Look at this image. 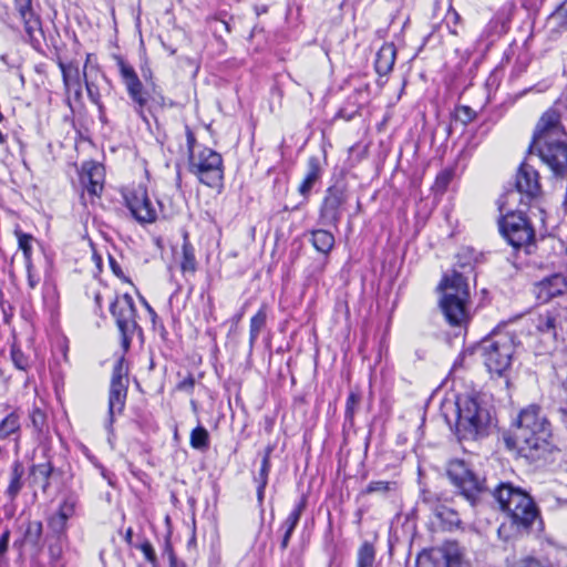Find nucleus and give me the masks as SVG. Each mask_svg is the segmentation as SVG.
Wrapping results in <instances>:
<instances>
[{"label": "nucleus", "instance_id": "obj_28", "mask_svg": "<svg viewBox=\"0 0 567 567\" xmlns=\"http://www.w3.org/2000/svg\"><path fill=\"white\" fill-rule=\"evenodd\" d=\"M398 489L396 482L391 481H373L365 488L367 494L378 493L380 495H389Z\"/></svg>", "mask_w": 567, "mask_h": 567}, {"label": "nucleus", "instance_id": "obj_23", "mask_svg": "<svg viewBox=\"0 0 567 567\" xmlns=\"http://www.w3.org/2000/svg\"><path fill=\"white\" fill-rule=\"evenodd\" d=\"M181 269L184 274H194L197 269L195 249L189 243L187 235L184 236V243L182 246Z\"/></svg>", "mask_w": 567, "mask_h": 567}, {"label": "nucleus", "instance_id": "obj_45", "mask_svg": "<svg viewBox=\"0 0 567 567\" xmlns=\"http://www.w3.org/2000/svg\"><path fill=\"white\" fill-rule=\"evenodd\" d=\"M341 204V195L334 188L328 189V196L324 199V205L336 208Z\"/></svg>", "mask_w": 567, "mask_h": 567}, {"label": "nucleus", "instance_id": "obj_46", "mask_svg": "<svg viewBox=\"0 0 567 567\" xmlns=\"http://www.w3.org/2000/svg\"><path fill=\"white\" fill-rule=\"evenodd\" d=\"M334 245V238L332 234L326 230H321V252H328Z\"/></svg>", "mask_w": 567, "mask_h": 567}, {"label": "nucleus", "instance_id": "obj_42", "mask_svg": "<svg viewBox=\"0 0 567 567\" xmlns=\"http://www.w3.org/2000/svg\"><path fill=\"white\" fill-rule=\"evenodd\" d=\"M18 11L20 13V17H21L23 23L38 18V17H35V14L32 11L31 3H29L28 1L27 2L24 1L23 3H21V7L18 8Z\"/></svg>", "mask_w": 567, "mask_h": 567}, {"label": "nucleus", "instance_id": "obj_39", "mask_svg": "<svg viewBox=\"0 0 567 567\" xmlns=\"http://www.w3.org/2000/svg\"><path fill=\"white\" fill-rule=\"evenodd\" d=\"M453 178V171L444 169L437 174L435 179V187L439 190H445Z\"/></svg>", "mask_w": 567, "mask_h": 567}, {"label": "nucleus", "instance_id": "obj_19", "mask_svg": "<svg viewBox=\"0 0 567 567\" xmlns=\"http://www.w3.org/2000/svg\"><path fill=\"white\" fill-rule=\"evenodd\" d=\"M111 313L117 319H134L136 310L133 298L128 295L117 296L110 307Z\"/></svg>", "mask_w": 567, "mask_h": 567}, {"label": "nucleus", "instance_id": "obj_26", "mask_svg": "<svg viewBox=\"0 0 567 567\" xmlns=\"http://www.w3.org/2000/svg\"><path fill=\"white\" fill-rule=\"evenodd\" d=\"M375 549L372 544L364 542L359 550L357 558V567H374Z\"/></svg>", "mask_w": 567, "mask_h": 567}, {"label": "nucleus", "instance_id": "obj_9", "mask_svg": "<svg viewBox=\"0 0 567 567\" xmlns=\"http://www.w3.org/2000/svg\"><path fill=\"white\" fill-rule=\"evenodd\" d=\"M115 60L120 75L126 87L127 94L133 102L136 114L144 122H147V117L144 111L147 103V97L142 81L140 80L134 68L131 64H128L123 58L115 56Z\"/></svg>", "mask_w": 567, "mask_h": 567}, {"label": "nucleus", "instance_id": "obj_21", "mask_svg": "<svg viewBox=\"0 0 567 567\" xmlns=\"http://www.w3.org/2000/svg\"><path fill=\"white\" fill-rule=\"evenodd\" d=\"M81 181L91 195H99L103 188L102 168L97 165H91V167L85 169L82 174Z\"/></svg>", "mask_w": 567, "mask_h": 567}, {"label": "nucleus", "instance_id": "obj_62", "mask_svg": "<svg viewBox=\"0 0 567 567\" xmlns=\"http://www.w3.org/2000/svg\"><path fill=\"white\" fill-rule=\"evenodd\" d=\"M460 267L463 268V269H465V268H468L470 270L473 269V267L468 262H460Z\"/></svg>", "mask_w": 567, "mask_h": 567}, {"label": "nucleus", "instance_id": "obj_11", "mask_svg": "<svg viewBox=\"0 0 567 567\" xmlns=\"http://www.w3.org/2000/svg\"><path fill=\"white\" fill-rule=\"evenodd\" d=\"M462 553L456 543H445L441 547L424 550L416 558V567H456Z\"/></svg>", "mask_w": 567, "mask_h": 567}, {"label": "nucleus", "instance_id": "obj_20", "mask_svg": "<svg viewBox=\"0 0 567 567\" xmlns=\"http://www.w3.org/2000/svg\"><path fill=\"white\" fill-rule=\"evenodd\" d=\"M24 467L21 462L16 461L12 464L10 480L6 489V495L10 501H14L23 487Z\"/></svg>", "mask_w": 567, "mask_h": 567}, {"label": "nucleus", "instance_id": "obj_55", "mask_svg": "<svg viewBox=\"0 0 567 567\" xmlns=\"http://www.w3.org/2000/svg\"><path fill=\"white\" fill-rule=\"evenodd\" d=\"M555 328L554 321H545L542 326L538 327L540 331H549Z\"/></svg>", "mask_w": 567, "mask_h": 567}, {"label": "nucleus", "instance_id": "obj_33", "mask_svg": "<svg viewBox=\"0 0 567 567\" xmlns=\"http://www.w3.org/2000/svg\"><path fill=\"white\" fill-rule=\"evenodd\" d=\"M310 165H311V171L306 176V178L303 179V182L301 183V185L299 187V192L302 195H307L309 193L310 188L312 187V185L316 183V181L318 178V167L316 165L315 158L310 161Z\"/></svg>", "mask_w": 567, "mask_h": 567}, {"label": "nucleus", "instance_id": "obj_17", "mask_svg": "<svg viewBox=\"0 0 567 567\" xmlns=\"http://www.w3.org/2000/svg\"><path fill=\"white\" fill-rule=\"evenodd\" d=\"M396 59V48L393 43H384L377 52L374 68L380 76L388 75L394 65Z\"/></svg>", "mask_w": 567, "mask_h": 567}, {"label": "nucleus", "instance_id": "obj_36", "mask_svg": "<svg viewBox=\"0 0 567 567\" xmlns=\"http://www.w3.org/2000/svg\"><path fill=\"white\" fill-rule=\"evenodd\" d=\"M303 507H305V499L302 498L300 501V503L297 505V507L290 513V515L286 519V522L284 524V527L286 528V530H289V532L293 530V528L296 527V525L300 518V514H301Z\"/></svg>", "mask_w": 567, "mask_h": 567}, {"label": "nucleus", "instance_id": "obj_53", "mask_svg": "<svg viewBox=\"0 0 567 567\" xmlns=\"http://www.w3.org/2000/svg\"><path fill=\"white\" fill-rule=\"evenodd\" d=\"M194 386V379L192 377L186 378L178 384L181 390H189Z\"/></svg>", "mask_w": 567, "mask_h": 567}, {"label": "nucleus", "instance_id": "obj_10", "mask_svg": "<svg viewBox=\"0 0 567 567\" xmlns=\"http://www.w3.org/2000/svg\"><path fill=\"white\" fill-rule=\"evenodd\" d=\"M484 361L489 373L502 377L511 367L513 346L508 338L486 340Z\"/></svg>", "mask_w": 567, "mask_h": 567}, {"label": "nucleus", "instance_id": "obj_64", "mask_svg": "<svg viewBox=\"0 0 567 567\" xmlns=\"http://www.w3.org/2000/svg\"><path fill=\"white\" fill-rule=\"evenodd\" d=\"M462 322H463V321H458V320L450 321V323H451L452 326H457V327H460Z\"/></svg>", "mask_w": 567, "mask_h": 567}, {"label": "nucleus", "instance_id": "obj_52", "mask_svg": "<svg viewBox=\"0 0 567 567\" xmlns=\"http://www.w3.org/2000/svg\"><path fill=\"white\" fill-rule=\"evenodd\" d=\"M186 138H187V146H188L189 155H190L192 152H195L194 147H195L196 138L189 127H186Z\"/></svg>", "mask_w": 567, "mask_h": 567}, {"label": "nucleus", "instance_id": "obj_8", "mask_svg": "<svg viewBox=\"0 0 567 567\" xmlns=\"http://www.w3.org/2000/svg\"><path fill=\"white\" fill-rule=\"evenodd\" d=\"M447 476L451 482L460 489L461 495L475 506L484 492V483L464 461L454 460L449 463Z\"/></svg>", "mask_w": 567, "mask_h": 567}, {"label": "nucleus", "instance_id": "obj_51", "mask_svg": "<svg viewBox=\"0 0 567 567\" xmlns=\"http://www.w3.org/2000/svg\"><path fill=\"white\" fill-rule=\"evenodd\" d=\"M9 537H10V530L6 529L0 538V556L4 555L8 550V544H9Z\"/></svg>", "mask_w": 567, "mask_h": 567}, {"label": "nucleus", "instance_id": "obj_44", "mask_svg": "<svg viewBox=\"0 0 567 567\" xmlns=\"http://www.w3.org/2000/svg\"><path fill=\"white\" fill-rule=\"evenodd\" d=\"M554 17L559 21L560 28L567 29V0L556 9Z\"/></svg>", "mask_w": 567, "mask_h": 567}, {"label": "nucleus", "instance_id": "obj_47", "mask_svg": "<svg viewBox=\"0 0 567 567\" xmlns=\"http://www.w3.org/2000/svg\"><path fill=\"white\" fill-rule=\"evenodd\" d=\"M140 549L143 551L145 558L150 563H152V564L156 563V555H155L154 548L150 542L146 540V542L142 543L140 545Z\"/></svg>", "mask_w": 567, "mask_h": 567}, {"label": "nucleus", "instance_id": "obj_38", "mask_svg": "<svg viewBox=\"0 0 567 567\" xmlns=\"http://www.w3.org/2000/svg\"><path fill=\"white\" fill-rule=\"evenodd\" d=\"M461 21V17L460 14L452 8L449 9L445 18H444V22L446 24V27L450 29V32L452 34H457V24L460 23Z\"/></svg>", "mask_w": 567, "mask_h": 567}, {"label": "nucleus", "instance_id": "obj_61", "mask_svg": "<svg viewBox=\"0 0 567 567\" xmlns=\"http://www.w3.org/2000/svg\"><path fill=\"white\" fill-rule=\"evenodd\" d=\"M316 235H317V231H312V237H313L312 238V244H313L315 248L317 250H319V245L317 244Z\"/></svg>", "mask_w": 567, "mask_h": 567}, {"label": "nucleus", "instance_id": "obj_27", "mask_svg": "<svg viewBox=\"0 0 567 567\" xmlns=\"http://www.w3.org/2000/svg\"><path fill=\"white\" fill-rule=\"evenodd\" d=\"M20 422L17 413L12 412L0 423V439L4 440L11 434L19 432Z\"/></svg>", "mask_w": 567, "mask_h": 567}, {"label": "nucleus", "instance_id": "obj_56", "mask_svg": "<svg viewBox=\"0 0 567 567\" xmlns=\"http://www.w3.org/2000/svg\"><path fill=\"white\" fill-rule=\"evenodd\" d=\"M110 265H111V268L113 270V272L116 275V276H121L122 275V271H121V268L118 267V265L116 264V261L114 259H110Z\"/></svg>", "mask_w": 567, "mask_h": 567}, {"label": "nucleus", "instance_id": "obj_49", "mask_svg": "<svg viewBox=\"0 0 567 567\" xmlns=\"http://www.w3.org/2000/svg\"><path fill=\"white\" fill-rule=\"evenodd\" d=\"M83 79L85 81V86H86V91H87V94H89L90 99L94 103H97L100 95H99L97 91L94 89V85L92 83L87 82L85 70L83 71Z\"/></svg>", "mask_w": 567, "mask_h": 567}, {"label": "nucleus", "instance_id": "obj_22", "mask_svg": "<svg viewBox=\"0 0 567 567\" xmlns=\"http://www.w3.org/2000/svg\"><path fill=\"white\" fill-rule=\"evenodd\" d=\"M432 509L434 512V515L450 528L458 527L461 525V518L458 516V513L453 508H450L445 504H433Z\"/></svg>", "mask_w": 567, "mask_h": 567}, {"label": "nucleus", "instance_id": "obj_50", "mask_svg": "<svg viewBox=\"0 0 567 567\" xmlns=\"http://www.w3.org/2000/svg\"><path fill=\"white\" fill-rule=\"evenodd\" d=\"M28 285L30 288H35L39 284V278L33 274V267L31 262H27Z\"/></svg>", "mask_w": 567, "mask_h": 567}, {"label": "nucleus", "instance_id": "obj_43", "mask_svg": "<svg viewBox=\"0 0 567 567\" xmlns=\"http://www.w3.org/2000/svg\"><path fill=\"white\" fill-rule=\"evenodd\" d=\"M31 421L37 431L41 432L45 423V414L40 409H34L31 413Z\"/></svg>", "mask_w": 567, "mask_h": 567}, {"label": "nucleus", "instance_id": "obj_15", "mask_svg": "<svg viewBox=\"0 0 567 567\" xmlns=\"http://www.w3.org/2000/svg\"><path fill=\"white\" fill-rule=\"evenodd\" d=\"M515 186L528 199L536 198L540 194L538 172L532 165L523 163L517 171Z\"/></svg>", "mask_w": 567, "mask_h": 567}, {"label": "nucleus", "instance_id": "obj_54", "mask_svg": "<svg viewBox=\"0 0 567 567\" xmlns=\"http://www.w3.org/2000/svg\"><path fill=\"white\" fill-rule=\"evenodd\" d=\"M331 564L334 567H339L340 566V557H339V554L337 553V548L336 547L332 548V561H331Z\"/></svg>", "mask_w": 567, "mask_h": 567}, {"label": "nucleus", "instance_id": "obj_60", "mask_svg": "<svg viewBox=\"0 0 567 567\" xmlns=\"http://www.w3.org/2000/svg\"><path fill=\"white\" fill-rule=\"evenodd\" d=\"M51 555L55 558H59L61 555V549L58 548L56 550L54 548H50Z\"/></svg>", "mask_w": 567, "mask_h": 567}, {"label": "nucleus", "instance_id": "obj_25", "mask_svg": "<svg viewBox=\"0 0 567 567\" xmlns=\"http://www.w3.org/2000/svg\"><path fill=\"white\" fill-rule=\"evenodd\" d=\"M53 472V466L50 462L33 465L31 467V475L34 481H39L42 484V489L45 492L50 485V477Z\"/></svg>", "mask_w": 567, "mask_h": 567}, {"label": "nucleus", "instance_id": "obj_40", "mask_svg": "<svg viewBox=\"0 0 567 567\" xmlns=\"http://www.w3.org/2000/svg\"><path fill=\"white\" fill-rule=\"evenodd\" d=\"M360 403V394L357 392H350L348 399H347V406H346V415L349 419L353 417V414L355 412V409L358 408Z\"/></svg>", "mask_w": 567, "mask_h": 567}, {"label": "nucleus", "instance_id": "obj_16", "mask_svg": "<svg viewBox=\"0 0 567 567\" xmlns=\"http://www.w3.org/2000/svg\"><path fill=\"white\" fill-rule=\"evenodd\" d=\"M78 497L69 494L64 497L56 513L49 518V527L55 534H64L68 526V520L75 514L78 505Z\"/></svg>", "mask_w": 567, "mask_h": 567}, {"label": "nucleus", "instance_id": "obj_58", "mask_svg": "<svg viewBox=\"0 0 567 567\" xmlns=\"http://www.w3.org/2000/svg\"><path fill=\"white\" fill-rule=\"evenodd\" d=\"M132 537H133V530L132 528H128L125 533V540L131 544L132 543Z\"/></svg>", "mask_w": 567, "mask_h": 567}, {"label": "nucleus", "instance_id": "obj_48", "mask_svg": "<svg viewBox=\"0 0 567 567\" xmlns=\"http://www.w3.org/2000/svg\"><path fill=\"white\" fill-rule=\"evenodd\" d=\"M24 29H25V32L28 33V35L30 38H34V33L37 31H40V20H39V18H37L34 20H31V21H27L24 23Z\"/></svg>", "mask_w": 567, "mask_h": 567}, {"label": "nucleus", "instance_id": "obj_59", "mask_svg": "<svg viewBox=\"0 0 567 567\" xmlns=\"http://www.w3.org/2000/svg\"><path fill=\"white\" fill-rule=\"evenodd\" d=\"M261 323H262V321H252L251 332L254 333L255 331H257Z\"/></svg>", "mask_w": 567, "mask_h": 567}, {"label": "nucleus", "instance_id": "obj_13", "mask_svg": "<svg viewBox=\"0 0 567 567\" xmlns=\"http://www.w3.org/2000/svg\"><path fill=\"white\" fill-rule=\"evenodd\" d=\"M126 206L140 223H153L157 213L144 186H137L125 195Z\"/></svg>", "mask_w": 567, "mask_h": 567}, {"label": "nucleus", "instance_id": "obj_4", "mask_svg": "<svg viewBox=\"0 0 567 567\" xmlns=\"http://www.w3.org/2000/svg\"><path fill=\"white\" fill-rule=\"evenodd\" d=\"M437 289L442 292L440 307L445 319H468L470 288L462 272L444 275Z\"/></svg>", "mask_w": 567, "mask_h": 567}, {"label": "nucleus", "instance_id": "obj_7", "mask_svg": "<svg viewBox=\"0 0 567 567\" xmlns=\"http://www.w3.org/2000/svg\"><path fill=\"white\" fill-rule=\"evenodd\" d=\"M498 227L502 236L514 248L529 247L535 239V230L520 212H509L498 219Z\"/></svg>", "mask_w": 567, "mask_h": 567}, {"label": "nucleus", "instance_id": "obj_6", "mask_svg": "<svg viewBox=\"0 0 567 567\" xmlns=\"http://www.w3.org/2000/svg\"><path fill=\"white\" fill-rule=\"evenodd\" d=\"M189 171L200 183L209 187L221 186L224 171L221 155L209 147H203L189 155Z\"/></svg>", "mask_w": 567, "mask_h": 567}, {"label": "nucleus", "instance_id": "obj_31", "mask_svg": "<svg viewBox=\"0 0 567 567\" xmlns=\"http://www.w3.org/2000/svg\"><path fill=\"white\" fill-rule=\"evenodd\" d=\"M512 567H551V564L547 558L527 555L517 559Z\"/></svg>", "mask_w": 567, "mask_h": 567}, {"label": "nucleus", "instance_id": "obj_63", "mask_svg": "<svg viewBox=\"0 0 567 567\" xmlns=\"http://www.w3.org/2000/svg\"><path fill=\"white\" fill-rule=\"evenodd\" d=\"M7 141V137L4 134H2V132L0 131V144H4Z\"/></svg>", "mask_w": 567, "mask_h": 567}, {"label": "nucleus", "instance_id": "obj_24", "mask_svg": "<svg viewBox=\"0 0 567 567\" xmlns=\"http://www.w3.org/2000/svg\"><path fill=\"white\" fill-rule=\"evenodd\" d=\"M270 453H271V447H267L266 453L262 458L259 475L256 478L258 482L257 496L260 502L264 498V492H265V488H266V485L268 482V473L270 470Z\"/></svg>", "mask_w": 567, "mask_h": 567}, {"label": "nucleus", "instance_id": "obj_3", "mask_svg": "<svg viewBox=\"0 0 567 567\" xmlns=\"http://www.w3.org/2000/svg\"><path fill=\"white\" fill-rule=\"evenodd\" d=\"M502 512L518 530L529 532L540 522L539 509L533 497L512 483H501L493 492Z\"/></svg>", "mask_w": 567, "mask_h": 567}, {"label": "nucleus", "instance_id": "obj_5", "mask_svg": "<svg viewBox=\"0 0 567 567\" xmlns=\"http://www.w3.org/2000/svg\"><path fill=\"white\" fill-rule=\"evenodd\" d=\"M456 429L463 439L475 440L487 433L492 419L489 412L482 408L472 396L457 399Z\"/></svg>", "mask_w": 567, "mask_h": 567}, {"label": "nucleus", "instance_id": "obj_32", "mask_svg": "<svg viewBox=\"0 0 567 567\" xmlns=\"http://www.w3.org/2000/svg\"><path fill=\"white\" fill-rule=\"evenodd\" d=\"M42 523L39 520L30 522L24 533V540L31 545H38L42 536Z\"/></svg>", "mask_w": 567, "mask_h": 567}, {"label": "nucleus", "instance_id": "obj_57", "mask_svg": "<svg viewBox=\"0 0 567 567\" xmlns=\"http://www.w3.org/2000/svg\"><path fill=\"white\" fill-rule=\"evenodd\" d=\"M291 533L292 532H289V530L285 532L284 538H282V542H281V547L282 548L287 547Z\"/></svg>", "mask_w": 567, "mask_h": 567}, {"label": "nucleus", "instance_id": "obj_14", "mask_svg": "<svg viewBox=\"0 0 567 567\" xmlns=\"http://www.w3.org/2000/svg\"><path fill=\"white\" fill-rule=\"evenodd\" d=\"M567 290V279L563 274H553L534 285V293L539 302H548L551 298Z\"/></svg>", "mask_w": 567, "mask_h": 567}, {"label": "nucleus", "instance_id": "obj_41", "mask_svg": "<svg viewBox=\"0 0 567 567\" xmlns=\"http://www.w3.org/2000/svg\"><path fill=\"white\" fill-rule=\"evenodd\" d=\"M11 357H12V361L14 363V365L20 369V370H25L27 367H28V359L25 358V355L22 353L21 350L17 349V348H12L11 350Z\"/></svg>", "mask_w": 567, "mask_h": 567}, {"label": "nucleus", "instance_id": "obj_30", "mask_svg": "<svg viewBox=\"0 0 567 567\" xmlns=\"http://www.w3.org/2000/svg\"><path fill=\"white\" fill-rule=\"evenodd\" d=\"M209 434L203 426L195 427L190 433V445L196 450H205L208 447Z\"/></svg>", "mask_w": 567, "mask_h": 567}, {"label": "nucleus", "instance_id": "obj_12", "mask_svg": "<svg viewBox=\"0 0 567 567\" xmlns=\"http://www.w3.org/2000/svg\"><path fill=\"white\" fill-rule=\"evenodd\" d=\"M127 367L124 358H120L113 369L110 394H109V414L111 421L115 413H121L124 409L127 394Z\"/></svg>", "mask_w": 567, "mask_h": 567}, {"label": "nucleus", "instance_id": "obj_37", "mask_svg": "<svg viewBox=\"0 0 567 567\" xmlns=\"http://www.w3.org/2000/svg\"><path fill=\"white\" fill-rule=\"evenodd\" d=\"M508 20L506 17L497 14L488 23V27L491 30H493L494 33L502 34L507 31L508 28Z\"/></svg>", "mask_w": 567, "mask_h": 567}, {"label": "nucleus", "instance_id": "obj_34", "mask_svg": "<svg viewBox=\"0 0 567 567\" xmlns=\"http://www.w3.org/2000/svg\"><path fill=\"white\" fill-rule=\"evenodd\" d=\"M475 117L476 112L467 105H461L455 109V121L460 122L462 125H467Z\"/></svg>", "mask_w": 567, "mask_h": 567}, {"label": "nucleus", "instance_id": "obj_29", "mask_svg": "<svg viewBox=\"0 0 567 567\" xmlns=\"http://www.w3.org/2000/svg\"><path fill=\"white\" fill-rule=\"evenodd\" d=\"M118 329L122 334V347L124 351H128L131 344V337L138 330L136 321H117Z\"/></svg>", "mask_w": 567, "mask_h": 567}, {"label": "nucleus", "instance_id": "obj_2", "mask_svg": "<svg viewBox=\"0 0 567 567\" xmlns=\"http://www.w3.org/2000/svg\"><path fill=\"white\" fill-rule=\"evenodd\" d=\"M567 111V101L557 100L539 118L529 145L553 174L567 177V133L561 118Z\"/></svg>", "mask_w": 567, "mask_h": 567}, {"label": "nucleus", "instance_id": "obj_35", "mask_svg": "<svg viewBox=\"0 0 567 567\" xmlns=\"http://www.w3.org/2000/svg\"><path fill=\"white\" fill-rule=\"evenodd\" d=\"M17 236H18L19 248L23 251L27 262H31V250H32L31 241L33 239L32 236L23 234L21 231H18Z\"/></svg>", "mask_w": 567, "mask_h": 567}, {"label": "nucleus", "instance_id": "obj_18", "mask_svg": "<svg viewBox=\"0 0 567 567\" xmlns=\"http://www.w3.org/2000/svg\"><path fill=\"white\" fill-rule=\"evenodd\" d=\"M59 68L62 72L63 83L68 91H74V94L76 97L81 96L82 92V76L80 69L76 63L70 62L64 63L62 61H59Z\"/></svg>", "mask_w": 567, "mask_h": 567}, {"label": "nucleus", "instance_id": "obj_1", "mask_svg": "<svg viewBox=\"0 0 567 567\" xmlns=\"http://www.w3.org/2000/svg\"><path fill=\"white\" fill-rule=\"evenodd\" d=\"M502 439L508 451L534 461L551 453L555 447L551 423L538 404L522 409L513 423V430L503 432Z\"/></svg>", "mask_w": 567, "mask_h": 567}]
</instances>
